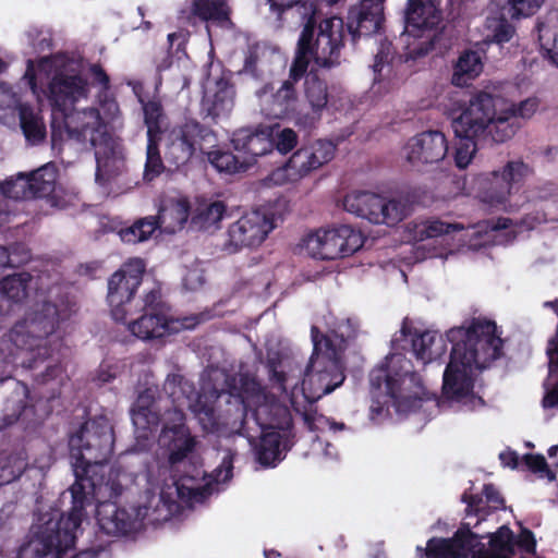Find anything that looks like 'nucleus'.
Here are the masks:
<instances>
[{
    "instance_id": "nucleus-1",
    "label": "nucleus",
    "mask_w": 558,
    "mask_h": 558,
    "mask_svg": "<svg viewBox=\"0 0 558 558\" xmlns=\"http://www.w3.org/2000/svg\"><path fill=\"white\" fill-rule=\"evenodd\" d=\"M61 290L56 286L40 292L39 300L8 333V340L23 355L21 364L25 368L48 359L62 338L61 325L71 312Z\"/></svg>"
},
{
    "instance_id": "nucleus-2",
    "label": "nucleus",
    "mask_w": 558,
    "mask_h": 558,
    "mask_svg": "<svg viewBox=\"0 0 558 558\" xmlns=\"http://www.w3.org/2000/svg\"><path fill=\"white\" fill-rule=\"evenodd\" d=\"M498 326L485 317L473 318L449 329L452 345L442 384H472L477 374L502 354L504 341Z\"/></svg>"
},
{
    "instance_id": "nucleus-3",
    "label": "nucleus",
    "mask_w": 558,
    "mask_h": 558,
    "mask_svg": "<svg viewBox=\"0 0 558 558\" xmlns=\"http://www.w3.org/2000/svg\"><path fill=\"white\" fill-rule=\"evenodd\" d=\"M539 100L529 97L514 104L500 95L481 92L469 102L463 112L453 120L454 133L466 137L489 135L494 142L510 140L519 130L518 119L529 120L537 111Z\"/></svg>"
},
{
    "instance_id": "nucleus-4",
    "label": "nucleus",
    "mask_w": 558,
    "mask_h": 558,
    "mask_svg": "<svg viewBox=\"0 0 558 558\" xmlns=\"http://www.w3.org/2000/svg\"><path fill=\"white\" fill-rule=\"evenodd\" d=\"M44 78L49 80L48 99L58 111H68L88 96V82L82 75L81 63L73 58L64 54L43 58L37 68L28 61L23 81L37 97V82Z\"/></svg>"
},
{
    "instance_id": "nucleus-5",
    "label": "nucleus",
    "mask_w": 558,
    "mask_h": 558,
    "mask_svg": "<svg viewBox=\"0 0 558 558\" xmlns=\"http://www.w3.org/2000/svg\"><path fill=\"white\" fill-rule=\"evenodd\" d=\"M360 331V323L355 317H338L329 329V335L320 336L317 327H312L314 351L305 368V381L325 384H343V354L348 343L354 340Z\"/></svg>"
},
{
    "instance_id": "nucleus-6",
    "label": "nucleus",
    "mask_w": 558,
    "mask_h": 558,
    "mask_svg": "<svg viewBox=\"0 0 558 558\" xmlns=\"http://www.w3.org/2000/svg\"><path fill=\"white\" fill-rule=\"evenodd\" d=\"M344 24L341 17L330 16L314 26L310 20L304 26L299 41L290 76L298 81L313 62L318 68H332L340 63L343 48Z\"/></svg>"
},
{
    "instance_id": "nucleus-7",
    "label": "nucleus",
    "mask_w": 558,
    "mask_h": 558,
    "mask_svg": "<svg viewBox=\"0 0 558 558\" xmlns=\"http://www.w3.org/2000/svg\"><path fill=\"white\" fill-rule=\"evenodd\" d=\"M532 174L531 167L520 159L510 160L501 168L476 178V197L492 211H515L514 201L519 185Z\"/></svg>"
},
{
    "instance_id": "nucleus-8",
    "label": "nucleus",
    "mask_w": 558,
    "mask_h": 558,
    "mask_svg": "<svg viewBox=\"0 0 558 558\" xmlns=\"http://www.w3.org/2000/svg\"><path fill=\"white\" fill-rule=\"evenodd\" d=\"M229 392L252 391L245 407L252 408L253 416L262 430L293 433V418L287 401L292 386H227Z\"/></svg>"
},
{
    "instance_id": "nucleus-9",
    "label": "nucleus",
    "mask_w": 558,
    "mask_h": 558,
    "mask_svg": "<svg viewBox=\"0 0 558 558\" xmlns=\"http://www.w3.org/2000/svg\"><path fill=\"white\" fill-rule=\"evenodd\" d=\"M441 0H408L407 33L401 36L407 58L427 54L434 47L441 22Z\"/></svg>"
},
{
    "instance_id": "nucleus-10",
    "label": "nucleus",
    "mask_w": 558,
    "mask_h": 558,
    "mask_svg": "<svg viewBox=\"0 0 558 558\" xmlns=\"http://www.w3.org/2000/svg\"><path fill=\"white\" fill-rule=\"evenodd\" d=\"M364 243L362 233L343 225L330 229H318L303 238L301 247L307 255L318 259H336L352 255Z\"/></svg>"
},
{
    "instance_id": "nucleus-11",
    "label": "nucleus",
    "mask_w": 558,
    "mask_h": 558,
    "mask_svg": "<svg viewBox=\"0 0 558 558\" xmlns=\"http://www.w3.org/2000/svg\"><path fill=\"white\" fill-rule=\"evenodd\" d=\"M343 208L372 223L395 226L410 214L405 198L386 199L368 192H353L343 198Z\"/></svg>"
},
{
    "instance_id": "nucleus-12",
    "label": "nucleus",
    "mask_w": 558,
    "mask_h": 558,
    "mask_svg": "<svg viewBox=\"0 0 558 558\" xmlns=\"http://www.w3.org/2000/svg\"><path fill=\"white\" fill-rule=\"evenodd\" d=\"M335 151L336 147L331 142L317 141L293 153L283 166L269 174L268 180L275 185L299 182L312 171L328 163L333 158Z\"/></svg>"
},
{
    "instance_id": "nucleus-13",
    "label": "nucleus",
    "mask_w": 558,
    "mask_h": 558,
    "mask_svg": "<svg viewBox=\"0 0 558 558\" xmlns=\"http://www.w3.org/2000/svg\"><path fill=\"white\" fill-rule=\"evenodd\" d=\"M190 216V205L186 198L178 197L169 199L159 210L158 217H146L133 226L119 232L125 243H138L148 240L157 228L167 233L181 230Z\"/></svg>"
},
{
    "instance_id": "nucleus-14",
    "label": "nucleus",
    "mask_w": 558,
    "mask_h": 558,
    "mask_svg": "<svg viewBox=\"0 0 558 558\" xmlns=\"http://www.w3.org/2000/svg\"><path fill=\"white\" fill-rule=\"evenodd\" d=\"M545 0H490L487 5L485 27L489 32L487 39L504 44L508 43L513 34V26L507 21L533 15L543 5Z\"/></svg>"
},
{
    "instance_id": "nucleus-15",
    "label": "nucleus",
    "mask_w": 558,
    "mask_h": 558,
    "mask_svg": "<svg viewBox=\"0 0 558 558\" xmlns=\"http://www.w3.org/2000/svg\"><path fill=\"white\" fill-rule=\"evenodd\" d=\"M145 263L141 258H132L117 270L108 282V303L114 320L124 322L128 316V304L142 282Z\"/></svg>"
},
{
    "instance_id": "nucleus-16",
    "label": "nucleus",
    "mask_w": 558,
    "mask_h": 558,
    "mask_svg": "<svg viewBox=\"0 0 558 558\" xmlns=\"http://www.w3.org/2000/svg\"><path fill=\"white\" fill-rule=\"evenodd\" d=\"M369 420L375 424L390 417V409L397 414H408L421 409L423 398L403 386H371Z\"/></svg>"
},
{
    "instance_id": "nucleus-17",
    "label": "nucleus",
    "mask_w": 558,
    "mask_h": 558,
    "mask_svg": "<svg viewBox=\"0 0 558 558\" xmlns=\"http://www.w3.org/2000/svg\"><path fill=\"white\" fill-rule=\"evenodd\" d=\"M272 229V219L266 213L250 211L229 227L225 250L235 253L243 247L257 246L265 241Z\"/></svg>"
},
{
    "instance_id": "nucleus-18",
    "label": "nucleus",
    "mask_w": 558,
    "mask_h": 558,
    "mask_svg": "<svg viewBox=\"0 0 558 558\" xmlns=\"http://www.w3.org/2000/svg\"><path fill=\"white\" fill-rule=\"evenodd\" d=\"M16 111L20 124L27 141L36 144L46 134L41 118L32 108L21 102L17 94L4 83L0 84V121L4 124L15 122Z\"/></svg>"
},
{
    "instance_id": "nucleus-19",
    "label": "nucleus",
    "mask_w": 558,
    "mask_h": 558,
    "mask_svg": "<svg viewBox=\"0 0 558 558\" xmlns=\"http://www.w3.org/2000/svg\"><path fill=\"white\" fill-rule=\"evenodd\" d=\"M339 386H324L319 391H314V386H292L290 392L291 408L303 418L304 425L310 432L320 429L319 424L328 425L332 430H343L344 423H338L329 417L318 414L315 403L324 396L331 393Z\"/></svg>"
},
{
    "instance_id": "nucleus-20",
    "label": "nucleus",
    "mask_w": 558,
    "mask_h": 558,
    "mask_svg": "<svg viewBox=\"0 0 558 558\" xmlns=\"http://www.w3.org/2000/svg\"><path fill=\"white\" fill-rule=\"evenodd\" d=\"M448 153V141L439 131H425L408 140L402 156L417 170L427 165H435L445 159Z\"/></svg>"
},
{
    "instance_id": "nucleus-21",
    "label": "nucleus",
    "mask_w": 558,
    "mask_h": 558,
    "mask_svg": "<svg viewBox=\"0 0 558 558\" xmlns=\"http://www.w3.org/2000/svg\"><path fill=\"white\" fill-rule=\"evenodd\" d=\"M32 389L29 386H22V391L17 396L23 395L24 400L8 399L3 409V416L0 420V429H4L14 423L22 422L25 428L33 424L40 423L52 411L50 404L51 398L36 399L31 397Z\"/></svg>"
},
{
    "instance_id": "nucleus-22",
    "label": "nucleus",
    "mask_w": 558,
    "mask_h": 558,
    "mask_svg": "<svg viewBox=\"0 0 558 558\" xmlns=\"http://www.w3.org/2000/svg\"><path fill=\"white\" fill-rule=\"evenodd\" d=\"M205 129L195 121L175 126L165 137V159L173 167L186 165L199 146Z\"/></svg>"
},
{
    "instance_id": "nucleus-23",
    "label": "nucleus",
    "mask_w": 558,
    "mask_h": 558,
    "mask_svg": "<svg viewBox=\"0 0 558 558\" xmlns=\"http://www.w3.org/2000/svg\"><path fill=\"white\" fill-rule=\"evenodd\" d=\"M411 337L412 352L414 356L423 364H428L442 357L447 351L446 340L436 331L413 330L411 323L404 318L400 330L391 339L392 347H399V343Z\"/></svg>"
},
{
    "instance_id": "nucleus-24",
    "label": "nucleus",
    "mask_w": 558,
    "mask_h": 558,
    "mask_svg": "<svg viewBox=\"0 0 558 558\" xmlns=\"http://www.w3.org/2000/svg\"><path fill=\"white\" fill-rule=\"evenodd\" d=\"M173 423H166L159 436V441L168 446V462L171 468L183 462L196 447V439L192 436L185 424V416L182 411H173Z\"/></svg>"
},
{
    "instance_id": "nucleus-25",
    "label": "nucleus",
    "mask_w": 558,
    "mask_h": 558,
    "mask_svg": "<svg viewBox=\"0 0 558 558\" xmlns=\"http://www.w3.org/2000/svg\"><path fill=\"white\" fill-rule=\"evenodd\" d=\"M59 112L69 141L88 142L92 146H96L101 130L100 112L97 109Z\"/></svg>"
},
{
    "instance_id": "nucleus-26",
    "label": "nucleus",
    "mask_w": 558,
    "mask_h": 558,
    "mask_svg": "<svg viewBox=\"0 0 558 558\" xmlns=\"http://www.w3.org/2000/svg\"><path fill=\"white\" fill-rule=\"evenodd\" d=\"M262 113L267 118L281 119L295 110L296 94L291 80L275 89L267 84L256 92Z\"/></svg>"
},
{
    "instance_id": "nucleus-27",
    "label": "nucleus",
    "mask_w": 558,
    "mask_h": 558,
    "mask_svg": "<svg viewBox=\"0 0 558 558\" xmlns=\"http://www.w3.org/2000/svg\"><path fill=\"white\" fill-rule=\"evenodd\" d=\"M478 534L472 532L471 523L463 522L452 537H432L427 541L430 553L445 555V558H468L481 545Z\"/></svg>"
},
{
    "instance_id": "nucleus-28",
    "label": "nucleus",
    "mask_w": 558,
    "mask_h": 558,
    "mask_svg": "<svg viewBox=\"0 0 558 558\" xmlns=\"http://www.w3.org/2000/svg\"><path fill=\"white\" fill-rule=\"evenodd\" d=\"M274 128L259 125L256 128H242L232 134L233 148L248 156L252 162L256 157L264 156L274 149Z\"/></svg>"
},
{
    "instance_id": "nucleus-29",
    "label": "nucleus",
    "mask_w": 558,
    "mask_h": 558,
    "mask_svg": "<svg viewBox=\"0 0 558 558\" xmlns=\"http://www.w3.org/2000/svg\"><path fill=\"white\" fill-rule=\"evenodd\" d=\"M384 22L383 0H361L349 11L348 27L353 36L377 34Z\"/></svg>"
},
{
    "instance_id": "nucleus-30",
    "label": "nucleus",
    "mask_w": 558,
    "mask_h": 558,
    "mask_svg": "<svg viewBox=\"0 0 558 558\" xmlns=\"http://www.w3.org/2000/svg\"><path fill=\"white\" fill-rule=\"evenodd\" d=\"M294 445V433L278 430H262L254 446L256 461L265 466H276L284 458V452Z\"/></svg>"
},
{
    "instance_id": "nucleus-31",
    "label": "nucleus",
    "mask_w": 558,
    "mask_h": 558,
    "mask_svg": "<svg viewBox=\"0 0 558 558\" xmlns=\"http://www.w3.org/2000/svg\"><path fill=\"white\" fill-rule=\"evenodd\" d=\"M372 384H400L420 381L412 362L402 353H391L371 373Z\"/></svg>"
},
{
    "instance_id": "nucleus-32",
    "label": "nucleus",
    "mask_w": 558,
    "mask_h": 558,
    "mask_svg": "<svg viewBox=\"0 0 558 558\" xmlns=\"http://www.w3.org/2000/svg\"><path fill=\"white\" fill-rule=\"evenodd\" d=\"M182 327L187 326L165 314L150 312L130 323L128 329L138 339L150 340L178 332Z\"/></svg>"
},
{
    "instance_id": "nucleus-33",
    "label": "nucleus",
    "mask_w": 558,
    "mask_h": 558,
    "mask_svg": "<svg viewBox=\"0 0 558 558\" xmlns=\"http://www.w3.org/2000/svg\"><path fill=\"white\" fill-rule=\"evenodd\" d=\"M202 106L214 119L229 116L234 106L233 86L223 78L208 81L205 84Z\"/></svg>"
},
{
    "instance_id": "nucleus-34",
    "label": "nucleus",
    "mask_w": 558,
    "mask_h": 558,
    "mask_svg": "<svg viewBox=\"0 0 558 558\" xmlns=\"http://www.w3.org/2000/svg\"><path fill=\"white\" fill-rule=\"evenodd\" d=\"M96 519L99 527L108 535H125L134 527V518L125 509L119 508L116 501H95Z\"/></svg>"
},
{
    "instance_id": "nucleus-35",
    "label": "nucleus",
    "mask_w": 558,
    "mask_h": 558,
    "mask_svg": "<svg viewBox=\"0 0 558 558\" xmlns=\"http://www.w3.org/2000/svg\"><path fill=\"white\" fill-rule=\"evenodd\" d=\"M512 221L509 218H498L496 221H484L471 228L468 235L461 234L458 239L459 245L469 242L470 246L477 247L489 242L504 243L514 239L512 232L501 234L502 230L509 229Z\"/></svg>"
},
{
    "instance_id": "nucleus-36",
    "label": "nucleus",
    "mask_w": 558,
    "mask_h": 558,
    "mask_svg": "<svg viewBox=\"0 0 558 558\" xmlns=\"http://www.w3.org/2000/svg\"><path fill=\"white\" fill-rule=\"evenodd\" d=\"M33 291L38 295L45 292L43 288H38V279L28 272H17L7 276L0 281V295L11 310L13 304L23 303Z\"/></svg>"
},
{
    "instance_id": "nucleus-37",
    "label": "nucleus",
    "mask_w": 558,
    "mask_h": 558,
    "mask_svg": "<svg viewBox=\"0 0 558 558\" xmlns=\"http://www.w3.org/2000/svg\"><path fill=\"white\" fill-rule=\"evenodd\" d=\"M94 147L97 162L96 181L102 184L123 171L124 156L121 149L109 141L96 143Z\"/></svg>"
},
{
    "instance_id": "nucleus-38",
    "label": "nucleus",
    "mask_w": 558,
    "mask_h": 558,
    "mask_svg": "<svg viewBox=\"0 0 558 558\" xmlns=\"http://www.w3.org/2000/svg\"><path fill=\"white\" fill-rule=\"evenodd\" d=\"M157 388L158 386H146L134 402L131 413L137 427L151 430L159 425L161 416L155 396Z\"/></svg>"
},
{
    "instance_id": "nucleus-39",
    "label": "nucleus",
    "mask_w": 558,
    "mask_h": 558,
    "mask_svg": "<svg viewBox=\"0 0 558 558\" xmlns=\"http://www.w3.org/2000/svg\"><path fill=\"white\" fill-rule=\"evenodd\" d=\"M205 387L206 386H201L202 390L197 392L195 400L190 404V409L198 420L204 432L215 433L219 428V417L215 409V403L220 392H225L226 389L222 388L218 390L216 386H210L214 389L207 393L204 390Z\"/></svg>"
},
{
    "instance_id": "nucleus-40",
    "label": "nucleus",
    "mask_w": 558,
    "mask_h": 558,
    "mask_svg": "<svg viewBox=\"0 0 558 558\" xmlns=\"http://www.w3.org/2000/svg\"><path fill=\"white\" fill-rule=\"evenodd\" d=\"M227 211V206L222 201H203L198 203L192 225L205 231H214L220 227Z\"/></svg>"
},
{
    "instance_id": "nucleus-41",
    "label": "nucleus",
    "mask_w": 558,
    "mask_h": 558,
    "mask_svg": "<svg viewBox=\"0 0 558 558\" xmlns=\"http://www.w3.org/2000/svg\"><path fill=\"white\" fill-rule=\"evenodd\" d=\"M537 32L544 56L558 65V12H549L538 23Z\"/></svg>"
},
{
    "instance_id": "nucleus-42",
    "label": "nucleus",
    "mask_w": 558,
    "mask_h": 558,
    "mask_svg": "<svg viewBox=\"0 0 558 558\" xmlns=\"http://www.w3.org/2000/svg\"><path fill=\"white\" fill-rule=\"evenodd\" d=\"M474 386H441V395L438 399V405L452 407L459 404L468 410H474L485 404L482 397L473 391Z\"/></svg>"
},
{
    "instance_id": "nucleus-43",
    "label": "nucleus",
    "mask_w": 558,
    "mask_h": 558,
    "mask_svg": "<svg viewBox=\"0 0 558 558\" xmlns=\"http://www.w3.org/2000/svg\"><path fill=\"white\" fill-rule=\"evenodd\" d=\"M483 71L482 57L476 51L463 52L453 70L452 84L459 87L466 86L472 80L477 77Z\"/></svg>"
},
{
    "instance_id": "nucleus-44",
    "label": "nucleus",
    "mask_w": 558,
    "mask_h": 558,
    "mask_svg": "<svg viewBox=\"0 0 558 558\" xmlns=\"http://www.w3.org/2000/svg\"><path fill=\"white\" fill-rule=\"evenodd\" d=\"M377 50L375 60L372 65L374 72V85H380L385 80H390L392 75V60L395 58V49L390 41L379 36L375 39Z\"/></svg>"
},
{
    "instance_id": "nucleus-45",
    "label": "nucleus",
    "mask_w": 558,
    "mask_h": 558,
    "mask_svg": "<svg viewBox=\"0 0 558 558\" xmlns=\"http://www.w3.org/2000/svg\"><path fill=\"white\" fill-rule=\"evenodd\" d=\"M192 13L203 21H210L221 26L231 24L230 11L225 0H194Z\"/></svg>"
},
{
    "instance_id": "nucleus-46",
    "label": "nucleus",
    "mask_w": 558,
    "mask_h": 558,
    "mask_svg": "<svg viewBox=\"0 0 558 558\" xmlns=\"http://www.w3.org/2000/svg\"><path fill=\"white\" fill-rule=\"evenodd\" d=\"M465 229L459 222H446L441 220H425L414 225L413 239L416 241H424L429 238L450 236L460 233Z\"/></svg>"
},
{
    "instance_id": "nucleus-47",
    "label": "nucleus",
    "mask_w": 558,
    "mask_h": 558,
    "mask_svg": "<svg viewBox=\"0 0 558 558\" xmlns=\"http://www.w3.org/2000/svg\"><path fill=\"white\" fill-rule=\"evenodd\" d=\"M34 197H45L50 195L56 185L57 170L51 163H47L28 175Z\"/></svg>"
},
{
    "instance_id": "nucleus-48",
    "label": "nucleus",
    "mask_w": 558,
    "mask_h": 558,
    "mask_svg": "<svg viewBox=\"0 0 558 558\" xmlns=\"http://www.w3.org/2000/svg\"><path fill=\"white\" fill-rule=\"evenodd\" d=\"M23 452L10 453L0 458V487L17 480L27 469Z\"/></svg>"
},
{
    "instance_id": "nucleus-49",
    "label": "nucleus",
    "mask_w": 558,
    "mask_h": 558,
    "mask_svg": "<svg viewBox=\"0 0 558 558\" xmlns=\"http://www.w3.org/2000/svg\"><path fill=\"white\" fill-rule=\"evenodd\" d=\"M194 475L182 474L175 480V486L179 496H187L191 499H199L208 494L206 485L198 483L201 476V470L193 466Z\"/></svg>"
},
{
    "instance_id": "nucleus-50",
    "label": "nucleus",
    "mask_w": 558,
    "mask_h": 558,
    "mask_svg": "<svg viewBox=\"0 0 558 558\" xmlns=\"http://www.w3.org/2000/svg\"><path fill=\"white\" fill-rule=\"evenodd\" d=\"M3 196L12 199H26L34 197L33 190L25 173H19L15 178L8 179L0 184Z\"/></svg>"
},
{
    "instance_id": "nucleus-51",
    "label": "nucleus",
    "mask_w": 558,
    "mask_h": 558,
    "mask_svg": "<svg viewBox=\"0 0 558 558\" xmlns=\"http://www.w3.org/2000/svg\"><path fill=\"white\" fill-rule=\"evenodd\" d=\"M305 96L312 109L320 111L328 101L326 83L315 75H308L305 81Z\"/></svg>"
},
{
    "instance_id": "nucleus-52",
    "label": "nucleus",
    "mask_w": 558,
    "mask_h": 558,
    "mask_svg": "<svg viewBox=\"0 0 558 558\" xmlns=\"http://www.w3.org/2000/svg\"><path fill=\"white\" fill-rule=\"evenodd\" d=\"M488 549L512 558L514 556L512 530L507 525H502L495 533L490 534Z\"/></svg>"
},
{
    "instance_id": "nucleus-53",
    "label": "nucleus",
    "mask_w": 558,
    "mask_h": 558,
    "mask_svg": "<svg viewBox=\"0 0 558 558\" xmlns=\"http://www.w3.org/2000/svg\"><path fill=\"white\" fill-rule=\"evenodd\" d=\"M163 171V163L157 145V137H147L144 179L151 181Z\"/></svg>"
},
{
    "instance_id": "nucleus-54",
    "label": "nucleus",
    "mask_w": 558,
    "mask_h": 558,
    "mask_svg": "<svg viewBox=\"0 0 558 558\" xmlns=\"http://www.w3.org/2000/svg\"><path fill=\"white\" fill-rule=\"evenodd\" d=\"M208 160L220 172L236 173L245 168L244 161L229 151H211L208 154Z\"/></svg>"
},
{
    "instance_id": "nucleus-55",
    "label": "nucleus",
    "mask_w": 558,
    "mask_h": 558,
    "mask_svg": "<svg viewBox=\"0 0 558 558\" xmlns=\"http://www.w3.org/2000/svg\"><path fill=\"white\" fill-rule=\"evenodd\" d=\"M461 500L464 504H466V509H465L466 517L474 515L477 518V520L474 524L475 526L481 521L485 520L486 517H488L489 514L493 513V511H490V508H488L485 505V497L483 494L478 495V494H471V493L464 492L461 497Z\"/></svg>"
},
{
    "instance_id": "nucleus-56",
    "label": "nucleus",
    "mask_w": 558,
    "mask_h": 558,
    "mask_svg": "<svg viewBox=\"0 0 558 558\" xmlns=\"http://www.w3.org/2000/svg\"><path fill=\"white\" fill-rule=\"evenodd\" d=\"M457 136L464 138V141L460 142L456 148L454 153V163L459 169H465L471 161L474 158V155L476 153V144L473 140L475 138H484V137H490L489 135H482L477 137H466L463 135H459L456 133Z\"/></svg>"
},
{
    "instance_id": "nucleus-57",
    "label": "nucleus",
    "mask_w": 558,
    "mask_h": 558,
    "mask_svg": "<svg viewBox=\"0 0 558 558\" xmlns=\"http://www.w3.org/2000/svg\"><path fill=\"white\" fill-rule=\"evenodd\" d=\"M143 111L145 124L147 126V137H157L160 132L159 120L162 116V108L158 101L151 100L144 102Z\"/></svg>"
},
{
    "instance_id": "nucleus-58",
    "label": "nucleus",
    "mask_w": 558,
    "mask_h": 558,
    "mask_svg": "<svg viewBox=\"0 0 558 558\" xmlns=\"http://www.w3.org/2000/svg\"><path fill=\"white\" fill-rule=\"evenodd\" d=\"M270 372L272 379L278 383L293 380L301 375V368L291 359L284 357L279 360L277 364H271Z\"/></svg>"
},
{
    "instance_id": "nucleus-59",
    "label": "nucleus",
    "mask_w": 558,
    "mask_h": 558,
    "mask_svg": "<svg viewBox=\"0 0 558 558\" xmlns=\"http://www.w3.org/2000/svg\"><path fill=\"white\" fill-rule=\"evenodd\" d=\"M29 253L23 245H15L12 251L0 245V268L7 266H17L29 259Z\"/></svg>"
},
{
    "instance_id": "nucleus-60",
    "label": "nucleus",
    "mask_w": 558,
    "mask_h": 558,
    "mask_svg": "<svg viewBox=\"0 0 558 558\" xmlns=\"http://www.w3.org/2000/svg\"><path fill=\"white\" fill-rule=\"evenodd\" d=\"M274 132V146L286 154L292 150L298 143V135L292 129H280L278 125L272 126Z\"/></svg>"
},
{
    "instance_id": "nucleus-61",
    "label": "nucleus",
    "mask_w": 558,
    "mask_h": 558,
    "mask_svg": "<svg viewBox=\"0 0 558 558\" xmlns=\"http://www.w3.org/2000/svg\"><path fill=\"white\" fill-rule=\"evenodd\" d=\"M204 282V268L202 263L195 259L190 266L185 267L183 286L185 289L194 291L199 289Z\"/></svg>"
},
{
    "instance_id": "nucleus-62",
    "label": "nucleus",
    "mask_w": 558,
    "mask_h": 558,
    "mask_svg": "<svg viewBox=\"0 0 558 558\" xmlns=\"http://www.w3.org/2000/svg\"><path fill=\"white\" fill-rule=\"evenodd\" d=\"M100 109L102 112V116L100 114L101 126L104 124L116 123L121 120L119 105L116 99L108 96L107 92H105L104 96L100 98Z\"/></svg>"
},
{
    "instance_id": "nucleus-63",
    "label": "nucleus",
    "mask_w": 558,
    "mask_h": 558,
    "mask_svg": "<svg viewBox=\"0 0 558 558\" xmlns=\"http://www.w3.org/2000/svg\"><path fill=\"white\" fill-rule=\"evenodd\" d=\"M524 464L533 473H544L549 481L556 478V474L548 468L546 459L543 454L526 453L523 457Z\"/></svg>"
},
{
    "instance_id": "nucleus-64",
    "label": "nucleus",
    "mask_w": 558,
    "mask_h": 558,
    "mask_svg": "<svg viewBox=\"0 0 558 558\" xmlns=\"http://www.w3.org/2000/svg\"><path fill=\"white\" fill-rule=\"evenodd\" d=\"M233 462H234V453L229 451L221 460L220 464L213 471L211 480L213 482L220 484L227 483L233 476Z\"/></svg>"
}]
</instances>
